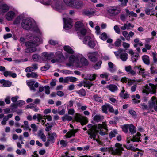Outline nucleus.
<instances>
[{
    "label": "nucleus",
    "instance_id": "55",
    "mask_svg": "<svg viewBox=\"0 0 157 157\" xmlns=\"http://www.w3.org/2000/svg\"><path fill=\"white\" fill-rule=\"evenodd\" d=\"M45 89V92L47 95L49 94L50 93V91L49 90L50 87L48 86H44Z\"/></svg>",
    "mask_w": 157,
    "mask_h": 157
},
{
    "label": "nucleus",
    "instance_id": "21",
    "mask_svg": "<svg viewBox=\"0 0 157 157\" xmlns=\"http://www.w3.org/2000/svg\"><path fill=\"white\" fill-rule=\"evenodd\" d=\"M57 58L58 60V62H60L61 60L63 59L64 57L63 53L60 52H56L55 54V57Z\"/></svg>",
    "mask_w": 157,
    "mask_h": 157
},
{
    "label": "nucleus",
    "instance_id": "23",
    "mask_svg": "<svg viewBox=\"0 0 157 157\" xmlns=\"http://www.w3.org/2000/svg\"><path fill=\"white\" fill-rule=\"evenodd\" d=\"M141 135L139 132H137L135 135H133V138L132 139H130V140L133 142H135L136 141L139 142L140 141V136Z\"/></svg>",
    "mask_w": 157,
    "mask_h": 157
},
{
    "label": "nucleus",
    "instance_id": "24",
    "mask_svg": "<svg viewBox=\"0 0 157 157\" xmlns=\"http://www.w3.org/2000/svg\"><path fill=\"white\" fill-rule=\"evenodd\" d=\"M125 70L128 74H131L132 75L136 74L135 71L132 69V67L130 65L125 66Z\"/></svg>",
    "mask_w": 157,
    "mask_h": 157
},
{
    "label": "nucleus",
    "instance_id": "19",
    "mask_svg": "<svg viewBox=\"0 0 157 157\" xmlns=\"http://www.w3.org/2000/svg\"><path fill=\"white\" fill-rule=\"evenodd\" d=\"M48 139L52 143H54L55 139L56 138L57 135L55 132L48 133Z\"/></svg>",
    "mask_w": 157,
    "mask_h": 157
},
{
    "label": "nucleus",
    "instance_id": "15",
    "mask_svg": "<svg viewBox=\"0 0 157 157\" xmlns=\"http://www.w3.org/2000/svg\"><path fill=\"white\" fill-rule=\"evenodd\" d=\"M87 30L86 29L83 28V27L77 31L78 36L79 39H82L83 36H85Z\"/></svg>",
    "mask_w": 157,
    "mask_h": 157
},
{
    "label": "nucleus",
    "instance_id": "27",
    "mask_svg": "<svg viewBox=\"0 0 157 157\" xmlns=\"http://www.w3.org/2000/svg\"><path fill=\"white\" fill-rule=\"evenodd\" d=\"M106 88L112 92H114L118 90L117 86L113 84H110Z\"/></svg>",
    "mask_w": 157,
    "mask_h": 157
},
{
    "label": "nucleus",
    "instance_id": "18",
    "mask_svg": "<svg viewBox=\"0 0 157 157\" xmlns=\"http://www.w3.org/2000/svg\"><path fill=\"white\" fill-rule=\"evenodd\" d=\"M135 69H137L139 71V74L141 75L143 77H145L147 76V74L145 72V69L141 68L140 65L138 66H135L134 67Z\"/></svg>",
    "mask_w": 157,
    "mask_h": 157
},
{
    "label": "nucleus",
    "instance_id": "26",
    "mask_svg": "<svg viewBox=\"0 0 157 157\" xmlns=\"http://www.w3.org/2000/svg\"><path fill=\"white\" fill-rule=\"evenodd\" d=\"M142 58L144 63L146 65H149L150 63L149 57L147 55L142 56Z\"/></svg>",
    "mask_w": 157,
    "mask_h": 157
},
{
    "label": "nucleus",
    "instance_id": "44",
    "mask_svg": "<svg viewBox=\"0 0 157 157\" xmlns=\"http://www.w3.org/2000/svg\"><path fill=\"white\" fill-rule=\"evenodd\" d=\"M93 98L94 100L98 102H101L102 101V99L101 97H99L97 95H95L93 96Z\"/></svg>",
    "mask_w": 157,
    "mask_h": 157
},
{
    "label": "nucleus",
    "instance_id": "9",
    "mask_svg": "<svg viewBox=\"0 0 157 157\" xmlns=\"http://www.w3.org/2000/svg\"><path fill=\"white\" fill-rule=\"evenodd\" d=\"M107 12L111 16H115L121 13V10L116 6H111L107 9Z\"/></svg>",
    "mask_w": 157,
    "mask_h": 157
},
{
    "label": "nucleus",
    "instance_id": "12",
    "mask_svg": "<svg viewBox=\"0 0 157 157\" xmlns=\"http://www.w3.org/2000/svg\"><path fill=\"white\" fill-rule=\"evenodd\" d=\"M88 126L89 127H91L90 129H89L88 130H94L95 131H98L97 129H101L104 128L105 130H108L107 129V127L106 124L103 123V124H98L97 125H94V126H91V125H88Z\"/></svg>",
    "mask_w": 157,
    "mask_h": 157
},
{
    "label": "nucleus",
    "instance_id": "4",
    "mask_svg": "<svg viewBox=\"0 0 157 157\" xmlns=\"http://www.w3.org/2000/svg\"><path fill=\"white\" fill-rule=\"evenodd\" d=\"M124 150V148L122 144L119 143H116L114 147H109L108 148L109 152L112 155H120Z\"/></svg>",
    "mask_w": 157,
    "mask_h": 157
},
{
    "label": "nucleus",
    "instance_id": "49",
    "mask_svg": "<svg viewBox=\"0 0 157 157\" xmlns=\"http://www.w3.org/2000/svg\"><path fill=\"white\" fill-rule=\"evenodd\" d=\"M25 103V102L24 101L22 100H20L18 101L16 103V105L17 106L21 107L22 106L24 105Z\"/></svg>",
    "mask_w": 157,
    "mask_h": 157
},
{
    "label": "nucleus",
    "instance_id": "60",
    "mask_svg": "<svg viewBox=\"0 0 157 157\" xmlns=\"http://www.w3.org/2000/svg\"><path fill=\"white\" fill-rule=\"evenodd\" d=\"M152 57L153 61L154 63L157 62V58L156 57V52H152Z\"/></svg>",
    "mask_w": 157,
    "mask_h": 157
},
{
    "label": "nucleus",
    "instance_id": "38",
    "mask_svg": "<svg viewBox=\"0 0 157 157\" xmlns=\"http://www.w3.org/2000/svg\"><path fill=\"white\" fill-rule=\"evenodd\" d=\"M118 132L116 129H113L109 133V137L111 139L113 137H115L116 135L117 134Z\"/></svg>",
    "mask_w": 157,
    "mask_h": 157
},
{
    "label": "nucleus",
    "instance_id": "28",
    "mask_svg": "<svg viewBox=\"0 0 157 157\" xmlns=\"http://www.w3.org/2000/svg\"><path fill=\"white\" fill-rule=\"evenodd\" d=\"M35 83V81H30L27 82V85L29 87L30 90L34 92L36 91V89L33 86Z\"/></svg>",
    "mask_w": 157,
    "mask_h": 157
},
{
    "label": "nucleus",
    "instance_id": "2",
    "mask_svg": "<svg viewBox=\"0 0 157 157\" xmlns=\"http://www.w3.org/2000/svg\"><path fill=\"white\" fill-rule=\"evenodd\" d=\"M33 42H27L25 43V45L27 48L25 49V52L26 53H32L36 51V47L38 46V44L36 43H41V39L37 37L33 38Z\"/></svg>",
    "mask_w": 157,
    "mask_h": 157
},
{
    "label": "nucleus",
    "instance_id": "13",
    "mask_svg": "<svg viewBox=\"0 0 157 157\" xmlns=\"http://www.w3.org/2000/svg\"><path fill=\"white\" fill-rule=\"evenodd\" d=\"M75 120L78 122H83L86 121V118L82 116L79 113H76L74 116Z\"/></svg>",
    "mask_w": 157,
    "mask_h": 157
},
{
    "label": "nucleus",
    "instance_id": "30",
    "mask_svg": "<svg viewBox=\"0 0 157 157\" xmlns=\"http://www.w3.org/2000/svg\"><path fill=\"white\" fill-rule=\"evenodd\" d=\"M125 90L124 88H123V89L120 94V96L124 99L127 98L129 97V94L128 93H124Z\"/></svg>",
    "mask_w": 157,
    "mask_h": 157
},
{
    "label": "nucleus",
    "instance_id": "42",
    "mask_svg": "<svg viewBox=\"0 0 157 157\" xmlns=\"http://www.w3.org/2000/svg\"><path fill=\"white\" fill-rule=\"evenodd\" d=\"M83 83V86L88 87L89 89L93 85L91 82L89 81H84Z\"/></svg>",
    "mask_w": 157,
    "mask_h": 157
},
{
    "label": "nucleus",
    "instance_id": "54",
    "mask_svg": "<svg viewBox=\"0 0 157 157\" xmlns=\"http://www.w3.org/2000/svg\"><path fill=\"white\" fill-rule=\"evenodd\" d=\"M3 81L4 82H3V85L5 87H10L11 86V83L8 81H6L5 80H3Z\"/></svg>",
    "mask_w": 157,
    "mask_h": 157
},
{
    "label": "nucleus",
    "instance_id": "8",
    "mask_svg": "<svg viewBox=\"0 0 157 157\" xmlns=\"http://www.w3.org/2000/svg\"><path fill=\"white\" fill-rule=\"evenodd\" d=\"M83 42L84 44H87L91 48H94L95 46L94 39L90 36L85 37L83 39Z\"/></svg>",
    "mask_w": 157,
    "mask_h": 157
},
{
    "label": "nucleus",
    "instance_id": "58",
    "mask_svg": "<svg viewBox=\"0 0 157 157\" xmlns=\"http://www.w3.org/2000/svg\"><path fill=\"white\" fill-rule=\"evenodd\" d=\"M131 56V59L133 62H136L138 58V55H134L132 56Z\"/></svg>",
    "mask_w": 157,
    "mask_h": 157
},
{
    "label": "nucleus",
    "instance_id": "36",
    "mask_svg": "<svg viewBox=\"0 0 157 157\" xmlns=\"http://www.w3.org/2000/svg\"><path fill=\"white\" fill-rule=\"evenodd\" d=\"M84 4L82 1L76 0L75 5V9H78L81 8L83 6Z\"/></svg>",
    "mask_w": 157,
    "mask_h": 157
},
{
    "label": "nucleus",
    "instance_id": "16",
    "mask_svg": "<svg viewBox=\"0 0 157 157\" xmlns=\"http://www.w3.org/2000/svg\"><path fill=\"white\" fill-rule=\"evenodd\" d=\"M77 130L76 129H71L67 132L65 137L67 138H70L72 137H74L75 136V133L77 132Z\"/></svg>",
    "mask_w": 157,
    "mask_h": 157
},
{
    "label": "nucleus",
    "instance_id": "25",
    "mask_svg": "<svg viewBox=\"0 0 157 157\" xmlns=\"http://www.w3.org/2000/svg\"><path fill=\"white\" fill-rule=\"evenodd\" d=\"M104 119V117L100 114H96L94 117V120L97 122L102 121Z\"/></svg>",
    "mask_w": 157,
    "mask_h": 157
},
{
    "label": "nucleus",
    "instance_id": "7",
    "mask_svg": "<svg viewBox=\"0 0 157 157\" xmlns=\"http://www.w3.org/2000/svg\"><path fill=\"white\" fill-rule=\"evenodd\" d=\"M41 61H46L50 60L51 59L55 58L54 53L50 52L49 53L47 52H44L41 54Z\"/></svg>",
    "mask_w": 157,
    "mask_h": 157
},
{
    "label": "nucleus",
    "instance_id": "64",
    "mask_svg": "<svg viewBox=\"0 0 157 157\" xmlns=\"http://www.w3.org/2000/svg\"><path fill=\"white\" fill-rule=\"evenodd\" d=\"M80 157H102V156L100 155L99 154H96L94 156V157H92L91 156H90L89 155H84L81 156Z\"/></svg>",
    "mask_w": 157,
    "mask_h": 157
},
{
    "label": "nucleus",
    "instance_id": "37",
    "mask_svg": "<svg viewBox=\"0 0 157 157\" xmlns=\"http://www.w3.org/2000/svg\"><path fill=\"white\" fill-rule=\"evenodd\" d=\"M97 75L95 74H88L87 75V78L90 80H94Z\"/></svg>",
    "mask_w": 157,
    "mask_h": 157
},
{
    "label": "nucleus",
    "instance_id": "51",
    "mask_svg": "<svg viewBox=\"0 0 157 157\" xmlns=\"http://www.w3.org/2000/svg\"><path fill=\"white\" fill-rule=\"evenodd\" d=\"M64 23L72 24V20L70 18H63Z\"/></svg>",
    "mask_w": 157,
    "mask_h": 157
},
{
    "label": "nucleus",
    "instance_id": "35",
    "mask_svg": "<svg viewBox=\"0 0 157 157\" xmlns=\"http://www.w3.org/2000/svg\"><path fill=\"white\" fill-rule=\"evenodd\" d=\"M38 136V137L40 138L43 141L45 142L46 141V136L41 131H40L39 132Z\"/></svg>",
    "mask_w": 157,
    "mask_h": 157
},
{
    "label": "nucleus",
    "instance_id": "40",
    "mask_svg": "<svg viewBox=\"0 0 157 157\" xmlns=\"http://www.w3.org/2000/svg\"><path fill=\"white\" fill-rule=\"evenodd\" d=\"M26 76L28 78H37L38 77V75L35 72H31L30 73H28L26 75Z\"/></svg>",
    "mask_w": 157,
    "mask_h": 157
},
{
    "label": "nucleus",
    "instance_id": "6",
    "mask_svg": "<svg viewBox=\"0 0 157 157\" xmlns=\"http://www.w3.org/2000/svg\"><path fill=\"white\" fill-rule=\"evenodd\" d=\"M101 108L102 112L106 114L108 113V110L110 113H114L115 115H117L119 113L117 109L114 111L113 107L109 104H105L104 105H102Z\"/></svg>",
    "mask_w": 157,
    "mask_h": 157
},
{
    "label": "nucleus",
    "instance_id": "32",
    "mask_svg": "<svg viewBox=\"0 0 157 157\" xmlns=\"http://www.w3.org/2000/svg\"><path fill=\"white\" fill-rule=\"evenodd\" d=\"M108 66L109 67V70L110 72L112 73H113L116 71V70L115 68L113 67L114 64H113L111 62H109L108 63Z\"/></svg>",
    "mask_w": 157,
    "mask_h": 157
},
{
    "label": "nucleus",
    "instance_id": "53",
    "mask_svg": "<svg viewBox=\"0 0 157 157\" xmlns=\"http://www.w3.org/2000/svg\"><path fill=\"white\" fill-rule=\"evenodd\" d=\"M114 29L115 31V32L118 33V34H120L121 33V30L120 28L118 27V26L117 25H115L114 27Z\"/></svg>",
    "mask_w": 157,
    "mask_h": 157
},
{
    "label": "nucleus",
    "instance_id": "41",
    "mask_svg": "<svg viewBox=\"0 0 157 157\" xmlns=\"http://www.w3.org/2000/svg\"><path fill=\"white\" fill-rule=\"evenodd\" d=\"M16 152L19 155H25L26 154V151L24 149H22L21 150L18 149L16 151Z\"/></svg>",
    "mask_w": 157,
    "mask_h": 157
},
{
    "label": "nucleus",
    "instance_id": "3",
    "mask_svg": "<svg viewBox=\"0 0 157 157\" xmlns=\"http://www.w3.org/2000/svg\"><path fill=\"white\" fill-rule=\"evenodd\" d=\"M69 59L73 63H75V65L78 67L81 68L83 66H87L88 64L87 60L84 57L81 58L79 61L77 56H75L72 55L69 57Z\"/></svg>",
    "mask_w": 157,
    "mask_h": 157
},
{
    "label": "nucleus",
    "instance_id": "48",
    "mask_svg": "<svg viewBox=\"0 0 157 157\" xmlns=\"http://www.w3.org/2000/svg\"><path fill=\"white\" fill-rule=\"evenodd\" d=\"M77 93L82 96H84L86 94V92L83 89H82L79 90L77 91Z\"/></svg>",
    "mask_w": 157,
    "mask_h": 157
},
{
    "label": "nucleus",
    "instance_id": "39",
    "mask_svg": "<svg viewBox=\"0 0 157 157\" xmlns=\"http://www.w3.org/2000/svg\"><path fill=\"white\" fill-rule=\"evenodd\" d=\"M128 129L131 134H133L136 132L135 128L132 124H129Z\"/></svg>",
    "mask_w": 157,
    "mask_h": 157
},
{
    "label": "nucleus",
    "instance_id": "29",
    "mask_svg": "<svg viewBox=\"0 0 157 157\" xmlns=\"http://www.w3.org/2000/svg\"><path fill=\"white\" fill-rule=\"evenodd\" d=\"M83 23L80 21H78L76 22L75 25L76 30L77 31H78L80 29L83 27Z\"/></svg>",
    "mask_w": 157,
    "mask_h": 157
},
{
    "label": "nucleus",
    "instance_id": "10",
    "mask_svg": "<svg viewBox=\"0 0 157 157\" xmlns=\"http://www.w3.org/2000/svg\"><path fill=\"white\" fill-rule=\"evenodd\" d=\"M98 133V131H95L94 130H88V133L90 135V138H93V140L96 141L99 145H102L103 143L98 139L95 138L96 135Z\"/></svg>",
    "mask_w": 157,
    "mask_h": 157
},
{
    "label": "nucleus",
    "instance_id": "22",
    "mask_svg": "<svg viewBox=\"0 0 157 157\" xmlns=\"http://www.w3.org/2000/svg\"><path fill=\"white\" fill-rule=\"evenodd\" d=\"M15 15V13L12 11H10L6 15V18L8 21L11 20L14 17Z\"/></svg>",
    "mask_w": 157,
    "mask_h": 157
},
{
    "label": "nucleus",
    "instance_id": "17",
    "mask_svg": "<svg viewBox=\"0 0 157 157\" xmlns=\"http://www.w3.org/2000/svg\"><path fill=\"white\" fill-rule=\"evenodd\" d=\"M8 6L6 4H3L0 2V14H4L9 10Z\"/></svg>",
    "mask_w": 157,
    "mask_h": 157
},
{
    "label": "nucleus",
    "instance_id": "20",
    "mask_svg": "<svg viewBox=\"0 0 157 157\" xmlns=\"http://www.w3.org/2000/svg\"><path fill=\"white\" fill-rule=\"evenodd\" d=\"M123 51L120 52V56L119 58L123 61H126L128 58V55L125 52H123Z\"/></svg>",
    "mask_w": 157,
    "mask_h": 157
},
{
    "label": "nucleus",
    "instance_id": "61",
    "mask_svg": "<svg viewBox=\"0 0 157 157\" xmlns=\"http://www.w3.org/2000/svg\"><path fill=\"white\" fill-rule=\"evenodd\" d=\"M50 68V66L48 65H46L44 66L41 67V70L42 71H45L49 69Z\"/></svg>",
    "mask_w": 157,
    "mask_h": 157
},
{
    "label": "nucleus",
    "instance_id": "5",
    "mask_svg": "<svg viewBox=\"0 0 157 157\" xmlns=\"http://www.w3.org/2000/svg\"><path fill=\"white\" fill-rule=\"evenodd\" d=\"M157 87L155 85L151 83L146 84L143 88V92L146 93L147 94L149 93L154 94L155 93Z\"/></svg>",
    "mask_w": 157,
    "mask_h": 157
},
{
    "label": "nucleus",
    "instance_id": "47",
    "mask_svg": "<svg viewBox=\"0 0 157 157\" xmlns=\"http://www.w3.org/2000/svg\"><path fill=\"white\" fill-rule=\"evenodd\" d=\"M129 124H127L122 126V129L123 131L125 133H127L128 129Z\"/></svg>",
    "mask_w": 157,
    "mask_h": 157
},
{
    "label": "nucleus",
    "instance_id": "46",
    "mask_svg": "<svg viewBox=\"0 0 157 157\" xmlns=\"http://www.w3.org/2000/svg\"><path fill=\"white\" fill-rule=\"evenodd\" d=\"M140 105L141 106V108L143 109H146L147 110H150V109L149 108V105L147 106L145 103H141L140 104Z\"/></svg>",
    "mask_w": 157,
    "mask_h": 157
},
{
    "label": "nucleus",
    "instance_id": "43",
    "mask_svg": "<svg viewBox=\"0 0 157 157\" xmlns=\"http://www.w3.org/2000/svg\"><path fill=\"white\" fill-rule=\"evenodd\" d=\"M108 38V36L106 33L104 32L100 36V38L103 41L105 40Z\"/></svg>",
    "mask_w": 157,
    "mask_h": 157
},
{
    "label": "nucleus",
    "instance_id": "45",
    "mask_svg": "<svg viewBox=\"0 0 157 157\" xmlns=\"http://www.w3.org/2000/svg\"><path fill=\"white\" fill-rule=\"evenodd\" d=\"M67 143L68 142L67 141L63 140H61L60 141V144L61 145V147H66Z\"/></svg>",
    "mask_w": 157,
    "mask_h": 157
},
{
    "label": "nucleus",
    "instance_id": "50",
    "mask_svg": "<svg viewBox=\"0 0 157 157\" xmlns=\"http://www.w3.org/2000/svg\"><path fill=\"white\" fill-rule=\"evenodd\" d=\"M76 0H72L69 6L72 8L75 9V5L76 4Z\"/></svg>",
    "mask_w": 157,
    "mask_h": 157
},
{
    "label": "nucleus",
    "instance_id": "57",
    "mask_svg": "<svg viewBox=\"0 0 157 157\" xmlns=\"http://www.w3.org/2000/svg\"><path fill=\"white\" fill-rule=\"evenodd\" d=\"M72 26V24L64 23V28L66 30L69 29H70Z\"/></svg>",
    "mask_w": 157,
    "mask_h": 157
},
{
    "label": "nucleus",
    "instance_id": "59",
    "mask_svg": "<svg viewBox=\"0 0 157 157\" xmlns=\"http://www.w3.org/2000/svg\"><path fill=\"white\" fill-rule=\"evenodd\" d=\"M150 70L151 74L157 73V70L153 66H151L150 68Z\"/></svg>",
    "mask_w": 157,
    "mask_h": 157
},
{
    "label": "nucleus",
    "instance_id": "63",
    "mask_svg": "<svg viewBox=\"0 0 157 157\" xmlns=\"http://www.w3.org/2000/svg\"><path fill=\"white\" fill-rule=\"evenodd\" d=\"M49 44L52 45H55L58 44V42L56 41H55L52 40H50L49 41Z\"/></svg>",
    "mask_w": 157,
    "mask_h": 157
},
{
    "label": "nucleus",
    "instance_id": "1",
    "mask_svg": "<svg viewBox=\"0 0 157 157\" xmlns=\"http://www.w3.org/2000/svg\"><path fill=\"white\" fill-rule=\"evenodd\" d=\"M21 25L22 28L26 30L36 31L41 34L40 30L33 19L29 18L24 19L22 21Z\"/></svg>",
    "mask_w": 157,
    "mask_h": 157
},
{
    "label": "nucleus",
    "instance_id": "31",
    "mask_svg": "<svg viewBox=\"0 0 157 157\" xmlns=\"http://www.w3.org/2000/svg\"><path fill=\"white\" fill-rule=\"evenodd\" d=\"M95 13V12L94 11L88 10L84 11L83 12V14L90 17L93 16Z\"/></svg>",
    "mask_w": 157,
    "mask_h": 157
},
{
    "label": "nucleus",
    "instance_id": "34",
    "mask_svg": "<svg viewBox=\"0 0 157 157\" xmlns=\"http://www.w3.org/2000/svg\"><path fill=\"white\" fill-rule=\"evenodd\" d=\"M63 48L64 50L69 54H72L74 53V51L69 46H65Z\"/></svg>",
    "mask_w": 157,
    "mask_h": 157
},
{
    "label": "nucleus",
    "instance_id": "52",
    "mask_svg": "<svg viewBox=\"0 0 157 157\" xmlns=\"http://www.w3.org/2000/svg\"><path fill=\"white\" fill-rule=\"evenodd\" d=\"M121 40L120 39H117L114 42V44L116 47H119L121 45Z\"/></svg>",
    "mask_w": 157,
    "mask_h": 157
},
{
    "label": "nucleus",
    "instance_id": "56",
    "mask_svg": "<svg viewBox=\"0 0 157 157\" xmlns=\"http://www.w3.org/2000/svg\"><path fill=\"white\" fill-rule=\"evenodd\" d=\"M55 6L56 9L59 11H61L62 10L64 9L62 6L60 4H56Z\"/></svg>",
    "mask_w": 157,
    "mask_h": 157
},
{
    "label": "nucleus",
    "instance_id": "33",
    "mask_svg": "<svg viewBox=\"0 0 157 157\" xmlns=\"http://www.w3.org/2000/svg\"><path fill=\"white\" fill-rule=\"evenodd\" d=\"M33 60L34 61L41 62V57L37 54H33L32 56Z\"/></svg>",
    "mask_w": 157,
    "mask_h": 157
},
{
    "label": "nucleus",
    "instance_id": "14",
    "mask_svg": "<svg viewBox=\"0 0 157 157\" xmlns=\"http://www.w3.org/2000/svg\"><path fill=\"white\" fill-rule=\"evenodd\" d=\"M157 101L156 97L155 96L152 97L151 100L148 101L149 108L150 109V110L152 109L153 107L155 106V105L156 104Z\"/></svg>",
    "mask_w": 157,
    "mask_h": 157
},
{
    "label": "nucleus",
    "instance_id": "11",
    "mask_svg": "<svg viewBox=\"0 0 157 157\" xmlns=\"http://www.w3.org/2000/svg\"><path fill=\"white\" fill-rule=\"evenodd\" d=\"M87 55L90 61L93 62H96L99 56V55L97 52H88Z\"/></svg>",
    "mask_w": 157,
    "mask_h": 157
},
{
    "label": "nucleus",
    "instance_id": "62",
    "mask_svg": "<svg viewBox=\"0 0 157 157\" xmlns=\"http://www.w3.org/2000/svg\"><path fill=\"white\" fill-rule=\"evenodd\" d=\"M69 81L73 82L77 80L78 79L75 77H69Z\"/></svg>",
    "mask_w": 157,
    "mask_h": 157
}]
</instances>
